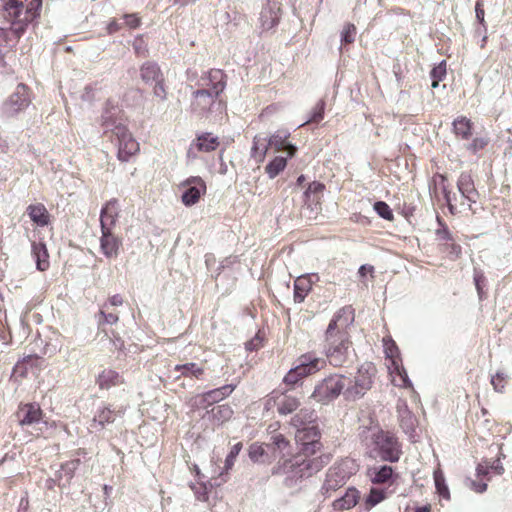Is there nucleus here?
I'll use <instances>...</instances> for the list:
<instances>
[{
    "label": "nucleus",
    "mask_w": 512,
    "mask_h": 512,
    "mask_svg": "<svg viewBox=\"0 0 512 512\" xmlns=\"http://www.w3.org/2000/svg\"><path fill=\"white\" fill-rule=\"evenodd\" d=\"M119 109L115 106H111L109 103L106 104V107L101 116L102 126L104 128V132L107 133L109 130L113 132L115 126L121 125L117 123V114L119 113Z\"/></svg>",
    "instance_id": "nucleus-35"
},
{
    "label": "nucleus",
    "mask_w": 512,
    "mask_h": 512,
    "mask_svg": "<svg viewBox=\"0 0 512 512\" xmlns=\"http://www.w3.org/2000/svg\"><path fill=\"white\" fill-rule=\"evenodd\" d=\"M97 382L101 389H110L113 386L121 384L123 378L118 372L112 369H106L99 375Z\"/></svg>",
    "instance_id": "nucleus-34"
},
{
    "label": "nucleus",
    "mask_w": 512,
    "mask_h": 512,
    "mask_svg": "<svg viewBox=\"0 0 512 512\" xmlns=\"http://www.w3.org/2000/svg\"><path fill=\"white\" fill-rule=\"evenodd\" d=\"M316 415L314 410L304 408L300 409L291 419L290 424L292 427L299 431L302 428H306L307 426H311L315 423Z\"/></svg>",
    "instance_id": "nucleus-25"
},
{
    "label": "nucleus",
    "mask_w": 512,
    "mask_h": 512,
    "mask_svg": "<svg viewBox=\"0 0 512 512\" xmlns=\"http://www.w3.org/2000/svg\"><path fill=\"white\" fill-rule=\"evenodd\" d=\"M27 214L38 226H45L49 222L47 209L43 204H32L27 207Z\"/></svg>",
    "instance_id": "nucleus-32"
},
{
    "label": "nucleus",
    "mask_w": 512,
    "mask_h": 512,
    "mask_svg": "<svg viewBox=\"0 0 512 512\" xmlns=\"http://www.w3.org/2000/svg\"><path fill=\"white\" fill-rule=\"evenodd\" d=\"M290 133L286 130H278L268 140L269 146L276 151H286L288 157L294 156L297 151L296 146L287 142Z\"/></svg>",
    "instance_id": "nucleus-20"
},
{
    "label": "nucleus",
    "mask_w": 512,
    "mask_h": 512,
    "mask_svg": "<svg viewBox=\"0 0 512 512\" xmlns=\"http://www.w3.org/2000/svg\"><path fill=\"white\" fill-rule=\"evenodd\" d=\"M444 181H445V177L443 175H437L434 178L435 193H437L438 185H441L443 198H444V200H446L448 202V190L446 189V187L444 185Z\"/></svg>",
    "instance_id": "nucleus-58"
},
{
    "label": "nucleus",
    "mask_w": 512,
    "mask_h": 512,
    "mask_svg": "<svg viewBox=\"0 0 512 512\" xmlns=\"http://www.w3.org/2000/svg\"><path fill=\"white\" fill-rule=\"evenodd\" d=\"M17 417L20 425H32L41 420L42 410L36 403L24 404L19 407Z\"/></svg>",
    "instance_id": "nucleus-19"
},
{
    "label": "nucleus",
    "mask_w": 512,
    "mask_h": 512,
    "mask_svg": "<svg viewBox=\"0 0 512 512\" xmlns=\"http://www.w3.org/2000/svg\"><path fill=\"white\" fill-rule=\"evenodd\" d=\"M21 5L18 0H0V11L3 13L5 19L8 16H17L21 12Z\"/></svg>",
    "instance_id": "nucleus-42"
},
{
    "label": "nucleus",
    "mask_w": 512,
    "mask_h": 512,
    "mask_svg": "<svg viewBox=\"0 0 512 512\" xmlns=\"http://www.w3.org/2000/svg\"><path fill=\"white\" fill-rule=\"evenodd\" d=\"M356 27L353 24H347L342 32V42L345 44L352 43L355 40Z\"/></svg>",
    "instance_id": "nucleus-54"
},
{
    "label": "nucleus",
    "mask_w": 512,
    "mask_h": 512,
    "mask_svg": "<svg viewBox=\"0 0 512 512\" xmlns=\"http://www.w3.org/2000/svg\"><path fill=\"white\" fill-rule=\"evenodd\" d=\"M236 388V385L228 384L222 387L207 391L201 395V403L210 406L228 397Z\"/></svg>",
    "instance_id": "nucleus-22"
},
{
    "label": "nucleus",
    "mask_w": 512,
    "mask_h": 512,
    "mask_svg": "<svg viewBox=\"0 0 512 512\" xmlns=\"http://www.w3.org/2000/svg\"><path fill=\"white\" fill-rule=\"evenodd\" d=\"M21 5V12L17 16H8L7 20L12 21L11 32L19 38L25 31L28 23L32 22L39 16L42 7V0H30L24 8L22 2L18 0Z\"/></svg>",
    "instance_id": "nucleus-8"
},
{
    "label": "nucleus",
    "mask_w": 512,
    "mask_h": 512,
    "mask_svg": "<svg viewBox=\"0 0 512 512\" xmlns=\"http://www.w3.org/2000/svg\"><path fill=\"white\" fill-rule=\"evenodd\" d=\"M113 135L117 139L118 159L127 162L131 156L139 151V143L133 138L132 134L124 125L115 126Z\"/></svg>",
    "instance_id": "nucleus-11"
},
{
    "label": "nucleus",
    "mask_w": 512,
    "mask_h": 512,
    "mask_svg": "<svg viewBox=\"0 0 512 512\" xmlns=\"http://www.w3.org/2000/svg\"><path fill=\"white\" fill-rule=\"evenodd\" d=\"M184 189L182 194V202L185 206H192L197 203L206 192V184L200 177H190L181 183Z\"/></svg>",
    "instance_id": "nucleus-13"
},
{
    "label": "nucleus",
    "mask_w": 512,
    "mask_h": 512,
    "mask_svg": "<svg viewBox=\"0 0 512 512\" xmlns=\"http://www.w3.org/2000/svg\"><path fill=\"white\" fill-rule=\"evenodd\" d=\"M374 210L377 212V214L386 220H392L393 219V213L389 205L383 201H377L374 204Z\"/></svg>",
    "instance_id": "nucleus-49"
},
{
    "label": "nucleus",
    "mask_w": 512,
    "mask_h": 512,
    "mask_svg": "<svg viewBox=\"0 0 512 512\" xmlns=\"http://www.w3.org/2000/svg\"><path fill=\"white\" fill-rule=\"evenodd\" d=\"M489 143V139L486 137H476L469 144L468 149L472 153H477L478 151L484 149Z\"/></svg>",
    "instance_id": "nucleus-53"
},
{
    "label": "nucleus",
    "mask_w": 512,
    "mask_h": 512,
    "mask_svg": "<svg viewBox=\"0 0 512 512\" xmlns=\"http://www.w3.org/2000/svg\"><path fill=\"white\" fill-rule=\"evenodd\" d=\"M458 189L465 198L475 202L477 191L474 187V183L470 175L462 174L460 176L458 180Z\"/></svg>",
    "instance_id": "nucleus-36"
},
{
    "label": "nucleus",
    "mask_w": 512,
    "mask_h": 512,
    "mask_svg": "<svg viewBox=\"0 0 512 512\" xmlns=\"http://www.w3.org/2000/svg\"><path fill=\"white\" fill-rule=\"evenodd\" d=\"M354 322V310L351 306L341 308L330 321L325 333V352L329 363L342 366L352 352L351 342L346 329Z\"/></svg>",
    "instance_id": "nucleus-1"
},
{
    "label": "nucleus",
    "mask_w": 512,
    "mask_h": 512,
    "mask_svg": "<svg viewBox=\"0 0 512 512\" xmlns=\"http://www.w3.org/2000/svg\"><path fill=\"white\" fill-rule=\"evenodd\" d=\"M133 48L137 55H140V56L146 55L147 50L144 47L143 41L141 39L135 40V42L133 43Z\"/></svg>",
    "instance_id": "nucleus-62"
},
{
    "label": "nucleus",
    "mask_w": 512,
    "mask_h": 512,
    "mask_svg": "<svg viewBox=\"0 0 512 512\" xmlns=\"http://www.w3.org/2000/svg\"><path fill=\"white\" fill-rule=\"evenodd\" d=\"M265 445L267 448H271L281 454L289 446V441L282 434H276L272 435L270 438V443Z\"/></svg>",
    "instance_id": "nucleus-46"
},
{
    "label": "nucleus",
    "mask_w": 512,
    "mask_h": 512,
    "mask_svg": "<svg viewBox=\"0 0 512 512\" xmlns=\"http://www.w3.org/2000/svg\"><path fill=\"white\" fill-rule=\"evenodd\" d=\"M359 499V492L355 488H348L345 495L339 499H336L333 502V510L334 512H338L340 510H349L353 508Z\"/></svg>",
    "instance_id": "nucleus-28"
},
{
    "label": "nucleus",
    "mask_w": 512,
    "mask_h": 512,
    "mask_svg": "<svg viewBox=\"0 0 512 512\" xmlns=\"http://www.w3.org/2000/svg\"><path fill=\"white\" fill-rule=\"evenodd\" d=\"M302 463L307 476L310 477L313 474L320 471L324 467V465L328 463V457L320 456L309 458V456H306V458H302Z\"/></svg>",
    "instance_id": "nucleus-37"
},
{
    "label": "nucleus",
    "mask_w": 512,
    "mask_h": 512,
    "mask_svg": "<svg viewBox=\"0 0 512 512\" xmlns=\"http://www.w3.org/2000/svg\"><path fill=\"white\" fill-rule=\"evenodd\" d=\"M125 24L130 28H136L139 26L140 19L136 14H126L124 16Z\"/></svg>",
    "instance_id": "nucleus-59"
},
{
    "label": "nucleus",
    "mask_w": 512,
    "mask_h": 512,
    "mask_svg": "<svg viewBox=\"0 0 512 512\" xmlns=\"http://www.w3.org/2000/svg\"><path fill=\"white\" fill-rule=\"evenodd\" d=\"M295 439L302 445L301 452L305 456L314 455L321 447V443L319 442L320 431L317 424H312L311 426L296 431Z\"/></svg>",
    "instance_id": "nucleus-12"
},
{
    "label": "nucleus",
    "mask_w": 512,
    "mask_h": 512,
    "mask_svg": "<svg viewBox=\"0 0 512 512\" xmlns=\"http://www.w3.org/2000/svg\"><path fill=\"white\" fill-rule=\"evenodd\" d=\"M325 110V101L319 100L315 107L313 108L312 115L307 122H319L323 119Z\"/></svg>",
    "instance_id": "nucleus-51"
},
{
    "label": "nucleus",
    "mask_w": 512,
    "mask_h": 512,
    "mask_svg": "<svg viewBox=\"0 0 512 512\" xmlns=\"http://www.w3.org/2000/svg\"><path fill=\"white\" fill-rule=\"evenodd\" d=\"M278 394H279V392H273L266 398L265 403H264V409L266 411H269V410L273 409L274 407L278 408Z\"/></svg>",
    "instance_id": "nucleus-57"
},
{
    "label": "nucleus",
    "mask_w": 512,
    "mask_h": 512,
    "mask_svg": "<svg viewBox=\"0 0 512 512\" xmlns=\"http://www.w3.org/2000/svg\"><path fill=\"white\" fill-rule=\"evenodd\" d=\"M269 147L270 146L267 139L265 137L257 135L254 137L253 140L251 156L255 159L256 162H262Z\"/></svg>",
    "instance_id": "nucleus-38"
},
{
    "label": "nucleus",
    "mask_w": 512,
    "mask_h": 512,
    "mask_svg": "<svg viewBox=\"0 0 512 512\" xmlns=\"http://www.w3.org/2000/svg\"><path fill=\"white\" fill-rule=\"evenodd\" d=\"M475 12H476V18L477 20L481 23V24H484V16H485V11H484V5H483V2L481 0H478L475 4Z\"/></svg>",
    "instance_id": "nucleus-60"
},
{
    "label": "nucleus",
    "mask_w": 512,
    "mask_h": 512,
    "mask_svg": "<svg viewBox=\"0 0 512 512\" xmlns=\"http://www.w3.org/2000/svg\"><path fill=\"white\" fill-rule=\"evenodd\" d=\"M123 303V299L120 295H113L109 298V305L111 306H120Z\"/></svg>",
    "instance_id": "nucleus-64"
},
{
    "label": "nucleus",
    "mask_w": 512,
    "mask_h": 512,
    "mask_svg": "<svg viewBox=\"0 0 512 512\" xmlns=\"http://www.w3.org/2000/svg\"><path fill=\"white\" fill-rule=\"evenodd\" d=\"M476 471L478 478H480L481 480L484 478H486V480H489L487 476L490 473L501 475L504 473V467L500 462V458H497L492 461L483 460L481 463L478 464Z\"/></svg>",
    "instance_id": "nucleus-27"
},
{
    "label": "nucleus",
    "mask_w": 512,
    "mask_h": 512,
    "mask_svg": "<svg viewBox=\"0 0 512 512\" xmlns=\"http://www.w3.org/2000/svg\"><path fill=\"white\" fill-rule=\"evenodd\" d=\"M347 387V377L333 374L320 381L314 388L311 397L321 403L328 404L339 397Z\"/></svg>",
    "instance_id": "nucleus-5"
},
{
    "label": "nucleus",
    "mask_w": 512,
    "mask_h": 512,
    "mask_svg": "<svg viewBox=\"0 0 512 512\" xmlns=\"http://www.w3.org/2000/svg\"><path fill=\"white\" fill-rule=\"evenodd\" d=\"M280 6L277 1L268 0L260 12V25L262 30L268 31L275 27L279 21Z\"/></svg>",
    "instance_id": "nucleus-16"
},
{
    "label": "nucleus",
    "mask_w": 512,
    "mask_h": 512,
    "mask_svg": "<svg viewBox=\"0 0 512 512\" xmlns=\"http://www.w3.org/2000/svg\"><path fill=\"white\" fill-rule=\"evenodd\" d=\"M218 146L217 137L211 136V134H205L197 139V147L200 151L210 152L216 149Z\"/></svg>",
    "instance_id": "nucleus-43"
},
{
    "label": "nucleus",
    "mask_w": 512,
    "mask_h": 512,
    "mask_svg": "<svg viewBox=\"0 0 512 512\" xmlns=\"http://www.w3.org/2000/svg\"><path fill=\"white\" fill-rule=\"evenodd\" d=\"M376 375V367L371 362L363 363L353 379L347 378V387L344 396L347 400H357L363 397L371 389Z\"/></svg>",
    "instance_id": "nucleus-4"
},
{
    "label": "nucleus",
    "mask_w": 512,
    "mask_h": 512,
    "mask_svg": "<svg viewBox=\"0 0 512 512\" xmlns=\"http://www.w3.org/2000/svg\"><path fill=\"white\" fill-rule=\"evenodd\" d=\"M351 475L349 461L334 464L326 473V478L321 487V494L329 497L331 492L341 488Z\"/></svg>",
    "instance_id": "nucleus-10"
},
{
    "label": "nucleus",
    "mask_w": 512,
    "mask_h": 512,
    "mask_svg": "<svg viewBox=\"0 0 512 512\" xmlns=\"http://www.w3.org/2000/svg\"><path fill=\"white\" fill-rule=\"evenodd\" d=\"M433 478L436 490L439 493V495L442 496L444 499H448V487L446 485L444 473L440 468L434 471Z\"/></svg>",
    "instance_id": "nucleus-44"
},
{
    "label": "nucleus",
    "mask_w": 512,
    "mask_h": 512,
    "mask_svg": "<svg viewBox=\"0 0 512 512\" xmlns=\"http://www.w3.org/2000/svg\"><path fill=\"white\" fill-rule=\"evenodd\" d=\"M312 288L310 276H300L294 282V301L301 303Z\"/></svg>",
    "instance_id": "nucleus-31"
},
{
    "label": "nucleus",
    "mask_w": 512,
    "mask_h": 512,
    "mask_svg": "<svg viewBox=\"0 0 512 512\" xmlns=\"http://www.w3.org/2000/svg\"><path fill=\"white\" fill-rule=\"evenodd\" d=\"M473 122L464 116L458 117L453 122V132L456 137L468 140L472 135Z\"/></svg>",
    "instance_id": "nucleus-30"
},
{
    "label": "nucleus",
    "mask_w": 512,
    "mask_h": 512,
    "mask_svg": "<svg viewBox=\"0 0 512 512\" xmlns=\"http://www.w3.org/2000/svg\"><path fill=\"white\" fill-rule=\"evenodd\" d=\"M233 409L229 404L218 405L211 410V417L214 422L223 424L233 416Z\"/></svg>",
    "instance_id": "nucleus-39"
},
{
    "label": "nucleus",
    "mask_w": 512,
    "mask_h": 512,
    "mask_svg": "<svg viewBox=\"0 0 512 512\" xmlns=\"http://www.w3.org/2000/svg\"><path fill=\"white\" fill-rule=\"evenodd\" d=\"M399 376H400V377H401V379H402V385H403L404 387H411V386H412V383H411V381L409 380L408 375H407V373H406V371H405V370L399 371Z\"/></svg>",
    "instance_id": "nucleus-63"
},
{
    "label": "nucleus",
    "mask_w": 512,
    "mask_h": 512,
    "mask_svg": "<svg viewBox=\"0 0 512 512\" xmlns=\"http://www.w3.org/2000/svg\"><path fill=\"white\" fill-rule=\"evenodd\" d=\"M265 455V449L263 445L253 443L249 447V457L253 462H264L263 456Z\"/></svg>",
    "instance_id": "nucleus-50"
},
{
    "label": "nucleus",
    "mask_w": 512,
    "mask_h": 512,
    "mask_svg": "<svg viewBox=\"0 0 512 512\" xmlns=\"http://www.w3.org/2000/svg\"><path fill=\"white\" fill-rule=\"evenodd\" d=\"M242 449V443H236L230 450L225 459V469L229 470L234 465V461Z\"/></svg>",
    "instance_id": "nucleus-52"
},
{
    "label": "nucleus",
    "mask_w": 512,
    "mask_h": 512,
    "mask_svg": "<svg viewBox=\"0 0 512 512\" xmlns=\"http://www.w3.org/2000/svg\"><path fill=\"white\" fill-rule=\"evenodd\" d=\"M79 465V459H73L61 464L60 469L55 474V478L52 480L56 482L58 486L65 487L70 483Z\"/></svg>",
    "instance_id": "nucleus-21"
},
{
    "label": "nucleus",
    "mask_w": 512,
    "mask_h": 512,
    "mask_svg": "<svg viewBox=\"0 0 512 512\" xmlns=\"http://www.w3.org/2000/svg\"><path fill=\"white\" fill-rule=\"evenodd\" d=\"M153 95L161 101L167 99V91L164 85V79L155 83L153 88Z\"/></svg>",
    "instance_id": "nucleus-56"
},
{
    "label": "nucleus",
    "mask_w": 512,
    "mask_h": 512,
    "mask_svg": "<svg viewBox=\"0 0 512 512\" xmlns=\"http://www.w3.org/2000/svg\"><path fill=\"white\" fill-rule=\"evenodd\" d=\"M32 255L35 258L36 266L39 271H45L49 267V255L46 245L42 242H32Z\"/></svg>",
    "instance_id": "nucleus-29"
},
{
    "label": "nucleus",
    "mask_w": 512,
    "mask_h": 512,
    "mask_svg": "<svg viewBox=\"0 0 512 512\" xmlns=\"http://www.w3.org/2000/svg\"><path fill=\"white\" fill-rule=\"evenodd\" d=\"M363 441L370 457L392 463L399 461L402 454L401 445L392 433L371 428L367 430Z\"/></svg>",
    "instance_id": "nucleus-2"
},
{
    "label": "nucleus",
    "mask_w": 512,
    "mask_h": 512,
    "mask_svg": "<svg viewBox=\"0 0 512 512\" xmlns=\"http://www.w3.org/2000/svg\"><path fill=\"white\" fill-rule=\"evenodd\" d=\"M31 103L29 88L20 83L9 97L3 102L1 112L7 118L14 117L25 111Z\"/></svg>",
    "instance_id": "nucleus-7"
},
{
    "label": "nucleus",
    "mask_w": 512,
    "mask_h": 512,
    "mask_svg": "<svg viewBox=\"0 0 512 512\" xmlns=\"http://www.w3.org/2000/svg\"><path fill=\"white\" fill-rule=\"evenodd\" d=\"M118 217V204L116 200H110L101 209L100 226L101 232H109L113 230Z\"/></svg>",
    "instance_id": "nucleus-18"
},
{
    "label": "nucleus",
    "mask_w": 512,
    "mask_h": 512,
    "mask_svg": "<svg viewBox=\"0 0 512 512\" xmlns=\"http://www.w3.org/2000/svg\"><path fill=\"white\" fill-rule=\"evenodd\" d=\"M225 75L221 70H212L208 74L207 85L210 89H198L193 92V99L191 102V110L197 115H204L215 102V99L225 88Z\"/></svg>",
    "instance_id": "nucleus-3"
},
{
    "label": "nucleus",
    "mask_w": 512,
    "mask_h": 512,
    "mask_svg": "<svg viewBox=\"0 0 512 512\" xmlns=\"http://www.w3.org/2000/svg\"><path fill=\"white\" fill-rule=\"evenodd\" d=\"M325 186L320 182H312L304 192L306 202L317 203L319 201V195L324 190Z\"/></svg>",
    "instance_id": "nucleus-41"
},
{
    "label": "nucleus",
    "mask_w": 512,
    "mask_h": 512,
    "mask_svg": "<svg viewBox=\"0 0 512 512\" xmlns=\"http://www.w3.org/2000/svg\"><path fill=\"white\" fill-rule=\"evenodd\" d=\"M508 375L503 371H498L491 377V385L496 392L503 393L508 384Z\"/></svg>",
    "instance_id": "nucleus-47"
},
{
    "label": "nucleus",
    "mask_w": 512,
    "mask_h": 512,
    "mask_svg": "<svg viewBox=\"0 0 512 512\" xmlns=\"http://www.w3.org/2000/svg\"><path fill=\"white\" fill-rule=\"evenodd\" d=\"M124 411V406H121L118 409H112L111 406H104L103 408H100L93 418L91 428L94 430L103 429L106 424L113 423L116 417L122 416Z\"/></svg>",
    "instance_id": "nucleus-15"
},
{
    "label": "nucleus",
    "mask_w": 512,
    "mask_h": 512,
    "mask_svg": "<svg viewBox=\"0 0 512 512\" xmlns=\"http://www.w3.org/2000/svg\"><path fill=\"white\" fill-rule=\"evenodd\" d=\"M122 246V239L116 236L113 231L101 232L100 250L109 259L116 258Z\"/></svg>",
    "instance_id": "nucleus-17"
},
{
    "label": "nucleus",
    "mask_w": 512,
    "mask_h": 512,
    "mask_svg": "<svg viewBox=\"0 0 512 512\" xmlns=\"http://www.w3.org/2000/svg\"><path fill=\"white\" fill-rule=\"evenodd\" d=\"M174 371L180 373L175 377V379H179L180 377H189L201 380L203 379L205 368L203 364L200 363L186 362L184 364L176 365L174 367Z\"/></svg>",
    "instance_id": "nucleus-23"
},
{
    "label": "nucleus",
    "mask_w": 512,
    "mask_h": 512,
    "mask_svg": "<svg viewBox=\"0 0 512 512\" xmlns=\"http://www.w3.org/2000/svg\"><path fill=\"white\" fill-rule=\"evenodd\" d=\"M300 405L299 400L291 395L279 393L278 394V413L280 415L290 414L298 409Z\"/></svg>",
    "instance_id": "nucleus-33"
},
{
    "label": "nucleus",
    "mask_w": 512,
    "mask_h": 512,
    "mask_svg": "<svg viewBox=\"0 0 512 512\" xmlns=\"http://www.w3.org/2000/svg\"><path fill=\"white\" fill-rule=\"evenodd\" d=\"M430 76L432 79V88H437L439 81L446 76V61L442 60L438 66L434 67L430 72Z\"/></svg>",
    "instance_id": "nucleus-48"
},
{
    "label": "nucleus",
    "mask_w": 512,
    "mask_h": 512,
    "mask_svg": "<svg viewBox=\"0 0 512 512\" xmlns=\"http://www.w3.org/2000/svg\"><path fill=\"white\" fill-rule=\"evenodd\" d=\"M273 474L283 475L285 486L292 488L304 478H308L306 471L303 467L302 457L296 456L284 461L282 465L273 468Z\"/></svg>",
    "instance_id": "nucleus-9"
},
{
    "label": "nucleus",
    "mask_w": 512,
    "mask_h": 512,
    "mask_svg": "<svg viewBox=\"0 0 512 512\" xmlns=\"http://www.w3.org/2000/svg\"><path fill=\"white\" fill-rule=\"evenodd\" d=\"M386 491L380 488H371L369 494L366 497V506L372 508L375 505L386 499Z\"/></svg>",
    "instance_id": "nucleus-45"
},
{
    "label": "nucleus",
    "mask_w": 512,
    "mask_h": 512,
    "mask_svg": "<svg viewBox=\"0 0 512 512\" xmlns=\"http://www.w3.org/2000/svg\"><path fill=\"white\" fill-rule=\"evenodd\" d=\"M140 76L147 84L162 81L164 78L160 67L155 62H145L140 68Z\"/></svg>",
    "instance_id": "nucleus-26"
},
{
    "label": "nucleus",
    "mask_w": 512,
    "mask_h": 512,
    "mask_svg": "<svg viewBox=\"0 0 512 512\" xmlns=\"http://www.w3.org/2000/svg\"><path fill=\"white\" fill-rule=\"evenodd\" d=\"M108 304L103 305L100 310V316L103 318V322L106 324H115L118 321V315L113 312H108Z\"/></svg>",
    "instance_id": "nucleus-55"
},
{
    "label": "nucleus",
    "mask_w": 512,
    "mask_h": 512,
    "mask_svg": "<svg viewBox=\"0 0 512 512\" xmlns=\"http://www.w3.org/2000/svg\"><path fill=\"white\" fill-rule=\"evenodd\" d=\"M325 366V360L313 353L301 355L296 360V365L291 368L284 377V383L294 385L299 380L320 371Z\"/></svg>",
    "instance_id": "nucleus-6"
},
{
    "label": "nucleus",
    "mask_w": 512,
    "mask_h": 512,
    "mask_svg": "<svg viewBox=\"0 0 512 512\" xmlns=\"http://www.w3.org/2000/svg\"><path fill=\"white\" fill-rule=\"evenodd\" d=\"M286 165L287 158L277 156L267 164V166L265 167V171L268 174L269 178L273 179L285 169Z\"/></svg>",
    "instance_id": "nucleus-40"
},
{
    "label": "nucleus",
    "mask_w": 512,
    "mask_h": 512,
    "mask_svg": "<svg viewBox=\"0 0 512 512\" xmlns=\"http://www.w3.org/2000/svg\"><path fill=\"white\" fill-rule=\"evenodd\" d=\"M397 413L400 423V427L404 433L407 434L411 439H414L416 428L418 426V420L415 415L409 410L405 400L399 399L397 402Z\"/></svg>",
    "instance_id": "nucleus-14"
},
{
    "label": "nucleus",
    "mask_w": 512,
    "mask_h": 512,
    "mask_svg": "<svg viewBox=\"0 0 512 512\" xmlns=\"http://www.w3.org/2000/svg\"><path fill=\"white\" fill-rule=\"evenodd\" d=\"M393 469L388 465H379L368 468L367 476L373 484H384L391 480Z\"/></svg>",
    "instance_id": "nucleus-24"
},
{
    "label": "nucleus",
    "mask_w": 512,
    "mask_h": 512,
    "mask_svg": "<svg viewBox=\"0 0 512 512\" xmlns=\"http://www.w3.org/2000/svg\"><path fill=\"white\" fill-rule=\"evenodd\" d=\"M261 341L260 337L256 336L246 343V349L250 351L258 350L261 346Z\"/></svg>",
    "instance_id": "nucleus-61"
}]
</instances>
